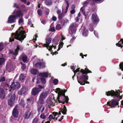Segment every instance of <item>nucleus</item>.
<instances>
[{
    "mask_svg": "<svg viewBox=\"0 0 123 123\" xmlns=\"http://www.w3.org/2000/svg\"><path fill=\"white\" fill-rule=\"evenodd\" d=\"M41 62H39L36 63L34 65L36 68H40L39 66H40Z\"/></svg>",
    "mask_w": 123,
    "mask_h": 123,
    "instance_id": "nucleus-38",
    "label": "nucleus"
},
{
    "mask_svg": "<svg viewBox=\"0 0 123 123\" xmlns=\"http://www.w3.org/2000/svg\"><path fill=\"white\" fill-rule=\"evenodd\" d=\"M58 81L57 79H54L53 81L55 85L57 84L58 83Z\"/></svg>",
    "mask_w": 123,
    "mask_h": 123,
    "instance_id": "nucleus-42",
    "label": "nucleus"
},
{
    "mask_svg": "<svg viewBox=\"0 0 123 123\" xmlns=\"http://www.w3.org/2000/svg\"><path fill=\"white\" fill-rule=\"evenodd\" d=\"M81 30L82 31V35L84 36H87L88 34V32L87 30L85 28L82 27Z\"/></svg>",
    "mask_w": 123,
    "mask_h": 123,
    "instance_id": "nucleus-19",
    "label": "nucleus"
},
{
    "mask_svg": "<svg viewBox=\"0 0 123 123\" xmlns=\"http://www.w3.org/2000/svg\"><path fill=\"white\" fill-rule=\"evenodd\" d=\"M67 111V110L66 109V107L64 105V107L63 108V109H62V113L63 114H66Z\"/></svg>",
    "mask_w": 123,
    "mask_h": 123,
    "instance_id": "nucleus-26",
    "label": "nucleus"
},
{
    "mask_svg": "<svg viewBox=\"0 0 123 123\" xmlns=\"http://www.w3.org/2000/svg\"><path fill=\"white\" fill-rule=\"evenodd\" d=\"M120 68L123 71V62H122L119 65Z\"/></svg>",
    "mask_w": 123,
    "mask_h": 123,
    "instance_id": "nucleus-43",
    "label": "nucleus"
},
{
    "mask_svg": "<svg viewBox=\"0 0 123 123\" xmlns=\"http://www.w3.org/2000/svg\"><path fill=\"white\" fill-rule=\"evenodd\" d=\"M88 2H89L87 0L85 1L84 2V6H86L88 3Z\"/></svg>",
    "mask_w": 123,
    "mask_h": 123,
    "instance_id": "nucleus-52",
    "label": "nucleus"
},
{
    "mask_svg": "<svg viewBox=\"0 0 123 123\" xmlns=\"http://www.w3.org/2000/svg\"><path fill=\"white\" fill-rule=\"evenodd\" d=\"M52 39L51 38H49L47 39L46 41V43L44 44L43 46L44 47H47V49L49 50L50 51L52 50V51H53L52 49L54 48V49H56V46L53 45L52 46H49L50 43L51 42Z\"/></svg>",
    "mask_w": 123,
    "mask_h": 123,
    "instance_id": "nucleus-4",
    "label": "nucleus"
},
{
    "mask_svg": "<svg viewBox=\"0 0 123 123\" xmlns=\"http://www.w3.org/2000/svg\"><path fill=\"white\" fill-rule=\"evenodd\" d=\"M116 92L112 90L111 91H109L106 92V95L107 96H115L117 97L119 95L120 91L119 90H118Z\"/></svg>",
    "mask_w": 123,
    "mask_h": 123,
    "instance_id": "nucleus-7",
    "label": "nucleus"
},
{
    "mask_svg": "<svg viewBox=\"0 0 123 123\" xmlns=\"http://www.w3.org/2000/svg\"><path fill=\"white\" fill-rule=\"evenodd\" d=\"M14 68L15 67L14 66H13L12 67V68H11V67L10 68L11 70L10 72H11V71H13V70H14Z\"/></svg>",
    "mask_w": 123,
    "mask_h": 123,
    "instance_id": "nucleus-56",
    "label": "nucleus"
},
{
    "mask_svg": "<svg viewBox=\"0 0 123 123\" xmlns=\"http://www.w3.org/2000/svg\"><path fill=\"white\" fill-rule=\"evenodd\" d=\"M16 15L18 16H21L22 15V14L20 11H18L16 13Z\"/></svg>",
    "mask_w": 123,
    "mask_h": 123,
    "instance_id": "nucleus-28",
    "label": "nucleus"
},
{
    "mask_svg": "<svg viewBox=\"0 0 123 123\" xmlns=\"http://www.w3.org/2000/svg\"><path fill=\"white\" fill-rule=\"evenodd\" d=\"M61 12V11L60 10H58L57 11V14H59Z\"/></svg>",
    "mask_w": 123,
    "mask_h": 123,
    "instance_id": "nucleus-64",
    "label": "nucleus"
},
{
    "mask_svg": "<svg viewBox=\"0 0 123 123\" xmlns=\"http://www.w3.org/2000/svg\"><path fill=\"white\" fill-rule=\"evenodd\" d=\"M13 7L18 8V5L16 4L15 3L14 4Z\"/></svg>",
    "mask_w": 123,
    "mask_h": 123,
    "instance_id": "nucleus-61",
    "label": "nucleus"
},
{
    "mask_svg": "<svg viewBox=\"0 0 123 123\" xmlns=\"http://www.w3.org/2000/svg\"><path fill=\"white\" fill-rule=\"evenodd\" d=\"M19 101L20 100L19 103L20 105L23 106H24L25 104L24 100H20V99L19 98Z\"/></svg>",
    "mask_w": 123,
    "mask_h": 123,
    "instance_id": "nucleus-37",
    "label": "nucleus"
},
{
    "mask_svg": "<svg viewBox=\"0 0 123 123\" xmlns=\"http://www.w3.org/2000/svg\"><path fill=\"white\" fill-rule=\"evenodd\" d=\"M40 68H41L45 67V63H41L40 66H39Z\"/></svg>",
    "mask_w": 123,
    "mask_h": 123,
    "instance_id": "nucleus-39",
    "label": "nucleus"
},
{
    "mask_svg": "<svg viewBox=\"0 0 123 123\" xmlns=\"http://www.w3.org/2000/svg\"><path fill=\"white\" fill-rule=\"evenodd\" d=\"M4 48V46L2 43H0V51L2 50Z\"/></svg>",
    "mask_w": 123,
    "mask_h": 123,
    "instance_id": "nucleus-40",
    "label": "nucleus"
},
{
    "mask_svg": "<svg viewBox=\"0 0 123 123\" xmlns=\"http://www.w3.org/2000/svg\"><path fill=\"white\" fill-rule=\"evenodd\" d=\"M12 114L15 118L17 117L19 115V112L17 108V106H16L13 110Z\"/></svg>",
    "mask_w": 123,
    "mask_h": 123,
    "instance_id": "nucleus-14",
    "label": "nucleus"
},
{
    "mask_svg": "<svg viewBox=\"0 0 123 123\" xmlns=\"http://www.w3.org/2000/svg\"><path fill=\"white\" fill-rule=\"evenodd\" d=\"M16 99V96L14 93L9 94L8 95V105L11 107L13 106L14 104Z\"/></svg>",
    "mask_w": 123,
    "mask_h": 123,
    "instance_id": "nucleus-3",
    "label": "nucleus"
},
{
    "mask_svg": "<svg viewBox=\"0 0 123 123\" xmlns=\"http://www.w3.org/2000/svg\"><path fill=\"white\" fill-rule=\"evenodd\" d=\"M16 18V16L15 15L10 16L8 18L7 22L9 23L14 22Z\"/></svg>",
    "mask_w": 123,
    "mask_h": 123,
    "instance_id": "nucleus-15",
    "label": "nucleus"
},
{
    "mask_svg": "<svg viewBox=\"0 0 123 123\" xmlns=\"http://www.w3.org/2000/svg\"><path fill=\"white\" fill-rule=\"evenodd\" d=\"M41 79L42 83L43 84H45L46 82V81L45 79L44 78L42 77Z\"/></svg>",
    "mask_w": 123,
    "mask_h": 123,
    "instance_id": "nucleus-41",
    "label": "nucleus"
},
{
    "mask_svg": "<svg viewBox=\"0 0 123 123\" xmlns=\"http://www.w3.org/2000/svg\"><path fill=\"white\" fill-rule=\"evenodd\" d=\"M29 118V116H28V113H26L25 115V118L26 119H28Z\"/></svg>",
    "mask_w": 123,
    "mask_h": 123,
    "instance_id": "nucleus-45",
    "label": "nucleus"
},
{
    "mask_svg": "<svg viewBox=\"0 0 123 123\" xmlns=\"http://www.w3.org/2000/svg\"><path fill=\"white\" fill-rule=\"evenodd\" d=\"M19 49V46H18L17 47V49L14 51L10 50L9 51L10 53L13 54L16 56L18 53V51Z\"/></svg>",
    "mask_w": 123,
    "mask_h": 123,
    "instance_id": "nucleus-18",
    "label": "nucleus"
},
{
    "mask_svg": "<svg viewBox=\"0 0 123 123\" xmlns=\"http://www.w3.org/2000/svg\"><path fill=\"white\" fill-rule=\"evenodd\" d=\"M51 31L52 32L54 31H55V28L54 27H53L51 29Z\"/></svg>",
    "mask_w": 123,
    "mask_h": 123,
    "instance_id": "nucleus-57",
    "label": "nucleus"
},
{
    "mask_svg": "<svg viewBox=\"0 0 123 123\" xmlns=\"http://www.w3.org/2000/svg\"><path fill=\"white\" fill-rule=\"evenodd\" d=\"M79 68H78L76 69V70L74 71V75L75 74V73H77V72L79 71Z\"/></svg>",
    "mask_w": 123,
    "mask_h": 123,
    "instance_id": "nucleus-50",
    "label": "nucleus"
},
{
    "mask_svg": "<svg viewBox=\"0 0 123 123\" xmlns=\"http://www.w3.org/2000/svg\"><path fill=\"white\" fill-rule=\"evenodd\" d=\"M38 122V119L37 117H35L33 119L32 123H37Z\"/></svg>",
    "mask_w": 123,
    "mask_h": 123,
    "instance_id": "nucleus-33",
    "label": "nucleus"
},
{
    "mask_svg": "<svg viewBox=\"0 0 123 123\" xmlns=\"http://www.w3.org/2000/svg\"><path fill=\"white\" fill-rule=\"evenodd\" d=\"M78 25L75 23H72L70 25L69 30V33L71 34H73L76 31V28Z\"/></svg>",
    "mask_w": 123,
    "mask_h": 123,
    "instance_id": "nucleus-8",
    "label": "nucleus"
},
{
    "mask_svg": "<svg viewBox=\"0 0 123 123\" xmlns=\"http://www.w3.org/2000/svg\"><path fill=\"white\" fill-rule=\"evenodd\" d=\"M80 72L83 74L92 73L88 69L86 68H85V70L81 69L80 70Z\"/></svg>",
    "mask_w": 123,
    "mask_h": 123,
    "instance_id": "nucleus-21",
    "label": "nucleus"
},
{
    "mask_svg": "<svg viewBox=\"0 0 123 123\" xmlns=\"http://www.w3.org/2000/svg\"><path fill=\"white\" fill-rule=\"evenodd\" d=\"M61 28V26L60 24H57L56 25V29L57 30H59Z\"/></svg>",
    "mask_w": 123,
    "mask_h": 123,
    "instance_id": "nucleus-36",
    "label": "nucleus"
},
{
    "mask_svg": "<svg viewBox=\"0 0 123 123\" xmlns=\"http://www.w3.org/2000/svg\"><path fill=\"white\" fill-rule=\"evenodd\" d=\"M38 87L39 88H39V89H40V88L43 89V88L44 87L43 86H42L40 85H39L38 86Z\"/></svg>",
    "mask_w": 123,
    "mask_h": 123,
    "instance_id": "nucleus-62",
    "label": "nucleus"
},
{
    "mask_svg": "<svg viewBox=\"0 0 123 123\" xmlns=\"http://www.w3.org/2000/svg\"><path fill=\"white\" fill-rule=\"evenodd\" d=\"M49 120L51 121L52 119H54V117L53 115V113L52 115H50L48 117Z\"/></svg>",
    "mask_w": 123,
    "mask_h": 123,
    "instance_id": "nucleus-34",
    "label": "nucleus"
},
{
    "mask_svg": "<svg viewBox=\"0 0 123 123\" xmlns=\"http://www.w3.org/2000/svg\"><path fill=\"white\" fill-rule=\"evenodd\" d=\"M27 88L26 87L22 88L21 90L19 91L18 92V93L20 95H22L23 94H25L27 91Z\"/></svg>",
    "mask_w": 123,
    "mask_h": 123,
    "instance_id": "nucleus-16",
    "label": "nucleus"
},
{
    "mask_svg": "<svg viewBox=\"0 0 123 123\" xmlns=\"http://www.w3.org/2000/svg\"><path fill=\"white\" fill-rule=\"evenodd\" d=\"M5 97V94L3 89L0 88V97L1 99H3Z\"/></svg>",
    "mask_w": 123,
    "mask_h": 123,
    "instance_id": "nucleus-20",
    "label": "nucleus"
},
{
    "mask_svg": "<svg viewBox=\"0 0 123 123\" xmlns=\"http://www.w3.org/2000/svg\"><path fill=\"white\" fill-rule=\"evenodd\" d=\"M23 28L20 27L18 30L17 31L15 34L14 33H12V37L10 38L9 40L10 42L13 41L14 39L13 36L15 35V38L19 41L23 40L26 37V34L25 31L22 30Z\"/></svg>",
    "mask_w": 123,
    "mask_h": 123,
    "instance_id": "nucleus-1",
    "label": "nucleus"
},
{
    "mask_svg": "<svg viewBox=\"0 0 123 123\" xmlns=\"http://www.w3.org/2000/svg\"><path fill=\"white\" fill-rule=\"evenodd\" d=\"M93 1L98 2V3H100L103 2L104 0H92Z\"/></svg>",
    "mask_w": 123,
    "mask_h": 123,
    "instance_id": "nucleus-46",
    "label": "nucleus"
},
{
    "mask_svg": "<svg viewBox=\"0 0 123 123\" xmlns=\"http://www.w3.org/2000/svg\"><path fill=\"white\" fill-rule=\"evenodd\" d=\"M88 77L87 75L82 74L80 77V79H79L77 76V79L78 82L82 85H85V81L87 80L88 79Z\"/></svg>",
    "mask_w": 123,
    "mask_h": 123,
    "instance_id": "nucleus-5",
    "label": "nucleus"
},
{
    "mask_svg": "<svg viewBox=\"0 0 123 123\" xmlns=\"http://www.w3.org/2000/svg\"><path fill=\"white\" fill-rule=\"evenodd\" d=\"M22 59L24 62H25L27 60V57L26 55H24L22 57Z\"/></svg>",
    "mask_w": 123,
    "mask_h": 123,
    "instance_id": "nucleus-32",
    "label": "nucleus"
},
{
    "mask_svg": "<svg viewBox=\"0 0 123 123\" xmlns=\"http://www.w3.org/2000/svg\"><path fill=\"white\" fill-rule=\"evenodd\" d=\"M118 102L114 99L111 100L110 101L108 102L107 103V105L111 107L112 106L114 107L118 105Z\"/></svg>",
    "mask_w": 123,
    "mask_h": 123,
    "instance_id": "nucleus-13",
    "label": "nucleus"
},
{
    "mask_svg": "<svg viewBox=\"0 0 123 123\" xmlns=\"http://www.w3.org/2000/svg\"><path fill=\"white\" fill-rule=\"evenodd\" d=\"M26 66L25 65L23 64L22 65V69L24 70L26 68Z\"/></svg>",
    "mask_w": 123,
    "mask_h": 123,
    "instance_id": "nucleus-48",
    "label": "nucleus"
},
{
    "mask_svg": "<svg viewBox=\"0 0 123 123\" xmlns=\"http://www.w3.org/2000/svg\"><path fill=\"white\" fill-rule=\"evenodd\" d=\"M52 3V1L51 0H49L46 2V4L47 5H51Z\"/></svg>",
    "mask_w": 123,
    "mask_h": 123,
    "instance_id": "nucleus-30",
    "label": "nucleus"
},
{
    "mask_svg": "<svg viewBox=\"0 0 123 123\" xmlns=\"http://www.w3.org/2000/svg\"><path fill=\"white\" fill-rule=\"evenodd\" d=\"M5 88L6 89V90H8V88H9V85H7L6 86Z\"/></svg>",
    "mask_w": 123,
    "mask_h": 123,
    "instance_id": "nucleus-63",
    "label": "nucleus"
},
{
    "mask_svg": "<svg viewBox=\"0 0 123 123\" xmlns=\"http://www.w3.org/2000/svg\"><path fill=\"white\" fill-rule=\"evenodd\" d=\"M5 78L4 77H3L1 78L0 80V82L4 81L5 80Z\"/></svg>",
    "mask_w": 123,
    "mask_h": 123,
    "instance_id": "nucleus-49",
    "label": "nucleus"
},
{
    "mask_svg": "<svg viewBox=\"0 0 123 123\" xmlns=\"http://www.w3.org/2000/svg\"><path fill=\"white\" fill-rule=\"evenodd\" d=\"M45 109L44 107L43 106H41L38 109V111H40L41 110L42 112Z\"/></svg>",
    "mask_w": 123,
    "mask_h": 123,
    "instance_id": "nucleus-27",
    "label": "nucleus"
},
{
    "mask_svg": "<svg viewBox=\"0 0 123 123\" xmlns=\"http://www.w3.org/2000/svg\"><path fill=\"white\" fill-rule=\"evenodd\" d=\"M37 37V36L35 35L33 37V41L34 42H35V41L36 40V38Z\"/></svg>",
    "mask_w": 123,
    "mask_h": 123,
    "instance_id": "nucleus-58",
    "label": "nucleus"
},
{
    "mask_svg": "<svg viewBox=\"0 0 123 123\" xmlns=\"http://www.w3.org/2000/svg\"><path fill=\"white\" fill-rule=\"evenodd\" d=\"M41 91V90L37 87H34L32 89L31 94L34 96H35Z\"/></svg>",
    "mask_w": 123,
    "mask_h": 123,
    "instance_id": "nucleus-12",
    "label": "nucleus"
},
{
    "mask_svg": "<svg viewBox=\"0 0 123 123\" xmlns=\"http://www.w3.org/2000/svg\"><path fill=\"white\" fill-rule=\"evenodd\" d=\"M80 12L83 13V14L85 15V12L83 10V7H82L80 9Z\"/></svg>",
    "mask_w": 123,
    "mask_h": 123,
    "instance_id": "nucleus-44",
    "label": "nucleus"
},
{
    "mask_svg": "<svg viewBox=\"0 0 123 123\" xmlns=\"http://www.w3.org/2000/svg\"><path fill=\"white\" fill-rule=\"evenodd\" d=\"M23 22V19L22 18H20L18 21L19 23V24Z\"/></svg>",
    "mask_w": 123,
    "mask_h": 123,
    "instance_id": "nucleus-53",
    "label": "nucleus"
},
{
    "mask_svg": "<svg viewBox=\"0 0 123 123\" xmlns=\"http://www.w3.org/2000/svg\"><path fill=\"white\" fill-rule=\"evenodd\" d=\"M37 12L38 14L39 15H42V11L40 9H39L38 10Z\"/></svg>",
    "mask_w": 123,
    "mask_h": 123,
    "instance_id": "nucleus-47",
    "label": "nucleus"
},
{
    "mask_svg": "<svg viewBox=\"0 0 123 123\" xmlns=\"http://www.w3.org/2000/svg\"><path fill=\"white\" fill-rule=\"evenodd\" d=\"M63 17V16L62 14H60L59 15V18L60 19Z\"/></svg>",
    "mask_w": 123,
    "mask_h": 123,
    "instance_id": "nucleus-60",
    "label": "nucleus"
},
{
    "mask_svg": "<svg viewBox=\"0 0 123 123\" xmlns=\"http://www.w3.org/2000/svg\"><path fill=\"white\" fill-rule=\"evenodd\" d=\"M19 79L21 81H24L25 79V77L23 74H21L20 75Z\"/></svg>",
    "mask_w": 123,
    "mask_h": 123,
    "instance_id": "nucleus-24",
    "label": "nucleus"
},
{
    "mask_svg": "<svg viewBox=\"0 0 123 123\" xmlns=\"http://www.w3.org/2000/svg\"><path fill=\"white\" fill-rule=\"evenodd\" d=\"M47 102L49 105H50L51 106H53L55 105V104L57 102V100H55L54 97L52 98H49Z\"/></svg>",
    "mask_w": 123,
    "mask_h": 123,
    "instance_id": "nucleus-10",
    "label": "nucleus"
},
{
    "mask_svg": "<svg viewBox=\"0 0 123 123\" xmlns=\"http://www.w3.org/2000/svg\"><path fill=\"white\" fill-rule=\"evenodd\" d=\"M68 20L66 19L64 20L63 23L64 24H65L66 23L68 22Z\"/></svg>",
    "mask_w": 123,
    "mask_h": 123,
    "instance_id": "nucleus-54",
    "label": "nucleus"
},
{
    "mask_svg": "<svg viewBox=\"0 0 123 123\" xmlns=\"http://www.w3.org/2000/svg\"><path fill=\"white\" fill-rule=\"evenodd\" d=\"M117 46L122 48L123 47V39H121L118 43L116 44Z\"/></svg>",
    "mask_w": 123,
    "mask_h": 123,
    "instance_id": "nucleus-22",
    "label": "nucleus"
},
{
    "mask_svg": "<svg viewBox=\"0 0 123 123\" xmlns=\"http://www.w3.org/2000/svg\"><path fill=\"white\" fill-rule=\"evenodd\" d=\"M5 59L4 58H0V65H2L5 62Z\"/></svg>",
    "mask_w": 123,
    "mask_h": 123,
    "instance_id": "nucleus-29",
    "label": "nucleus"
},
{
    "mask_svg": "<svg viewBox=\"0 0 123 123\" xmlns=\"http://www.w3.org/2000/svg\"><path fill=\"white\" fill-rule=\"evenodd\" d=\"M63 44V42H61L60 43L59 45V48L57 50V51L59 50L61 48H62Z\"/></svg>",
    "mask_w": 123,
    "mask_h": 123,
    "instance_id": "nucleus-35",
    "label": "nucleus"
},
{
    "mask_svg": "<svg viewBox=\"0 0 123 123\" xmlns=\"http://www.w3.org/2000/svg\"><path fill=\"white\" fill-rule=\"evenodd\" d=\"M31 72L32 74H36L38 73V71L36 69H32L31 70Z\"/></svg>",
    "mask_w": 123,
    "mask_h": 123,
    "instance_id": "nucleus-23",
    "label": "nucleus"
},
{
    "mask_svg": "<svg viewBox=\"0 0 123 123\" xmlns=\"http://www.w3.org/2000/svg\"><path fill=\"white\" fill-rule=\"evenodd\" d=\"M52 18L53 20L54 21H55L56 20V19H57L55 17V16L53 17Z\"/></svg>",
    "mask_w": 123,
    "mask_h": 123,
    "instance_id": "nucleus-59",
    "label": "nucleus"
},
{
    "mask_svg": "<svg viewBox=\"0 0 123 123\" xmlns=\"http://www.w3.org/2000/svg\"><path fill=\"white\" fill-rule=\"evenodd\" d=\"M49 92L45 91L41 93L40 95L39 101L41 103H43L44 99L47 97Z\"/></svg>",
    "mask_w": 123,
    "mask_h": 123,
    "instance_id": "nucleus-6",
    "label": "nucleus"
},
{
    "mask_svg": "<svg viewBox=\"0 0 123 123\" xmlns=\"http://www.w3.org/2000/svg\"><path fill=\"white\" fill-rule=\"evenodd\" d=\"M46 117V116L43 113H42L40 116V117L42 119H45Z\"/></svg>",
    "mask_w": 123,
    "mask_h": 123,
    "instance_id": "nucleus-31",
    "label": "nucleus"
},
{
    "mask_svg": "<svg viewBox=\"0 0 123 123\" xmlns=\"http://www.w3.org/2000/svg\"><path fill=\"white\" fill-rule=\"evenodd\" d=\"M55 92L58 93V97L57 98V102L61 103L63 104H64L65 102L68 103L69 99L65 95V93L66 92L65 90L63 91L59 88H57L55 89Z\"/></svg>",
    "mask_w": 123,
    "mask_h": 123,
    "instance_id": "nucleus-2",
    "label": "nucleus"
},
{
    "mask_svg": "<svg viewBox=\"0 0 123 123\" xmlns=\"http://www.w3.org/2000/svg\"><path fill=\"white\" fill-rule=\"evenodd\" d=\"M67 6L66 7V11H67L68 9V8L69 7V4L68 3V2H67Z\"/></svg>",
    "mask_w": 123,
    "mask_h": 123,
    "instance_id": "nucleus-51",
    "label": "nucleus"
},
{
    "mask_svg": "<svg viewBox=\"0 0 123 123\" xmlns=\"http://www.w3.org/2000/svg\"><path fill=\"white\" fill-rule=\"evenodd\" d=\"M40 75L42 76L45 77H47L48 76V74L47 73H43L40 74Z\"/></svg>",
    "mask_w": 123,
    "mask_h": 123,
    "instance_id": "nucleus-25",
    "label": "nucleus"
},
{
    "mask_svg": "<svg viewBox=\"0 0 123 123\" xmlns=\"http://www.w3.org/2000/svg\"><path fill=\"white\" fill-rule=\"evenodd\" d=\"M61 114V111H60L59 113L57 112H53V115L54 117V120H58L59 121H61L63 119V116L61 117L60 115Z\"/></svg>",
    "mask_w": 123,
    "mask_h": 123,
    "instance_id": "nucleus-9",
    "label": "nucleus"
},
{
    "mask_svg": "<svg viewBox=\"0 0 123 123\" xmlns=\"http://www.w3.org/2000/svg\"><path fill=\"white\" fill-rule=\"evenodd\" d=\"M92 18L94 24H95L98 22L99 20L96 14H92Z\"/></svg>",
    "mask_w": 123,
    "mask_h": 123,
    "instance_id": "nucleus-17",
    "label": "nucleus"
},
{
    "mask_svg": "<svg viewBox=\"0 0 123 123\" xmlns=\"http://www.w3.org/2000/svg\"><path fill=\"white\" fill-rule=\"evenodd\" d=\"M75 12V11L73 9L70 12V13L72 14H73Z\"/></svg>",
    "mask_w": 123,
    "mask_h": 123,
    "instance_id": "nucleus-55",
    "label": "nucleus"
},
{
    "mask_svg": "<svg viewBox=\"0 0 123 123\" xmlns=\"http://www.w3.org/2000/svg\"><path fill=\"white\" fill-rule=\"evenodd\" d=\"M20 87V83L18 82H13L12 84L10 87L11 89H18Z\"/></svg>",
    "mask_w": 123,
    "mask_h": 123,
    "instance_id": "nucleus-11",
    "label": "nucleus"
}]
</instances>
